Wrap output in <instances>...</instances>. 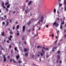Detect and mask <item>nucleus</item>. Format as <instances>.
<instances>
[{
	"label": "nucleus",
	"instance_id": "f257e3e1",
	"mask_svg": "<svg viewBox=\"0 0 66 66\" xmlns=\"http://www.w3.org/2000/svg\"><path fill=\"white\" fill-rule=\"evenodd\" d=\"M41 20H39L38 22H37V23L38 24H40V22H43V19L44 18V16H41Z\"/></svg>",
	"mask_w": 66,
	"mask_h": 66
},
{
	"label": "nucleus",
	"instance_id": "f03ea898",
	"mask_svg": "<svg viewBox=\"0 0 66 66\" xmlns=\"http://www.w3.org/2000/svg\"><path fill=\"white\" fill-rule=\"evenodd\" d=\"M4 17L5 18L4 19L3 17H2L1 19L2 20H5L6 19L5 18H7L6 16V15H4Z\"/></svg>",
	"mask_w": 66,
	"mask_h": 66
},
{
	"label": "nucleus",
	"instance_id": "7ed1b4c3",
	"mask_svg": "<svg viewBox=\"0 0 66 66\" xmlns=\"http://www.w3.org/2000/svg\"><path fill=\"white\" fill-rule=\"evenodd\" d=\"M3 56L4 58V60H3L4 61V62L6 61V58H5V55H3Z\"/></svg>",
	"mask_w": 66,
	"mask_h": 66
},
{
	"label": "nucleus",
	"instance_id": "20e7f679",
	"mask_svg": "<svg viewBox=\"0 0 66 66\" xmlns=\"http://www.w3.org/2000/svg\"><path fill=\"white\" fill-rule=\"evenodd\" d=\"M53 25L54 26V25H56V26H59V24L56 23V22H55L54 23H53Z\"/></svg>",
	"mask_w": 66,
	"mask_h": 66
},
{
	"label": "nucleus",
	"instance_id": "39448f33",
	"mask_svg": "<svg viewBox=\"0 0 66 66\" xmlns=\"http://www.w3.org/2000/svg\"><path fill=\"white\" fill-rule=\"evenodd\" d=\"M25 28H26V26H23V30L22 31H24L25 30Z\"/></svg>",
	"mask_w": 66,
	"mask_h": 66
},
{
	"label": "nucleus",
	"instance_id": "423d86ee",
	"mask_svg": "<svg viewBox=\"0 0 66 66\" xmlns=\"http://www.w3.org/2000/svg\"><path fill=\"white\" fill-rule=\"evenodd\" d=\"M9 20V19H7V20H6V25H7V26L9 25V22H8Z\"/></svg>",
	"mask_w": 66,
	"mask_h": 66
},
{
	"label": "nucleus",
	"instance_id": "0eeeda50",
	"mask_svg": "<svg viewBox=\"0 0 66 66\" xmlns=\"http://www.w3.org/2000/svg\"><path fill=\"white\" fill-rule=\"evenodd\" d=\"M13 36H10V37L9 38V41H12V39H11V38H12Z\"/></svg>",
	"mask_w": 66,
	"mask_h": 66
},
{
	"label": "nucleus",
	"instance_id": "6e6552de",
	"mask_svg": "<svg viewBox=\"0 0 66 66\" xmlns=\"http://www.w3.org/2000/svg\"><path fill=\"white\" fill-rule=\"evenodd\" d=\"M62 4H61V3H59V7H62Z\"/></svg>",
	"mask_w": 66,
	"mask_h": 66
},
{
	"label": "nucleus",
	"instance_id": "1a4fd4ad",
	"mask_svg": "<svg viewBox=\"0 0 66 66\" xmlns=\"http://www.w3.org/2000/svg\"><path fill=\"white\" fill-rule=\"evenodd\" d=\"M60 28L61 29H62L63 28V26L62 24H61V26L60 27Z\"/></svg>",
	"mask_w": 66,
	"mask_h": 66
},
{
	"label": "nucleus",
	"instance_id": "9d476101",
	"mask_svg": "<svg viewBox=\"0 0 66 66\" xmlns=\"http://www.w3.org/2000/svg\"><path fill=\"white\" fill-rule=\"evenodd\" d=\"M57 56L58 57L57 58V59H58L59 61V60L60 59V55H58Z\"/></svg>",
	"mask_w": 66,
	"mask_h": 66
},
{
	"label": "nucleus",
	"instance_id": "9b49d317",
	"mask_svg": "<svg viewBox=\"0 0 66 66\" xmlns=\"http://www.w3.org/2000/svg\"><path fill=\"white\" fill-rule=\"evenodd\" d=\"M24 52H27L28 51V50L27 48H24Z\"/></svg>",
	"mask_w": 66,
	"mask_h": 66
},
{
	"label": "nucleus",
	"instance_id": "f8f14e48",
	"mask_svg": "<svg viewBox=\"0 0 66 66\" xmlns=\"http://www.w3.org/2000/svg\"><path fill=\"white\" fill-rule=\"evenodd\" d=\"M43 49H45V50H48V48H45V47H43Z\"/></svg>",
	"mask_w": 66,
	"mask_h": 66
},
{
	"label": "nucleus",
	"instance_id": "ddd939ff",
	"mask_svg": "<svg viewBox=\"0 0 66 66\" xmlns=\"http://www.w3.org/2000/svg\"><path fill=\"white\" fill-rule=\"evenodd\" d=\"M19 57H20L19 55H17V56H16V58L17 59H19Z\"/></svg>",
	"mask_w": 66,
	"mask_h": 66
},
{
	"label": "nucleus",
	"instance_id": "4468645a",
	"mask_svg": "<svg viewBox=\"0 0 66 66\" xmlns=\"http://www.w3.org/2000/svg\"><path fill=\"white\" fill-rule=\"evenodd\" d=\"M10 7V5H7V8H9Z\"/></svg>",
	"mask_w": 66,
	"mask_h": 66
},
{
	"label": "nucleus",
	"instance_id": "2eb2a0df",
	"mask_svg": "<svg viewBox=\"0 0 66 66\" xmlns=\"http://www.w3.org/2000/svg\"><path fill=\"white\" fill-rule=\"evenodd\" d=\"M42 51L43 53V55H44V54H45V53L44 52V50H42Z\"/></svg>",
	"mask_w": 66,
	"mask_h": 66
},
{
	"label": "nucleus",
	"instance_id": "dca6fc26",
	"mask_svg": "<svg viewBox=\"0 0 66 66\" xmlns=\"http://www.w3.org/2000/svg\"><path fill=\"white\" fill-rule=\"evenodd\" d=\"M57 40L55 41V42L54 43V44H55V45H56V42H57Z\"/></svg>",
	"mask_w": 66,
	"mask_h": 66
},
{
	"label": "nucleus",
	"instance_id": "f3484780",
	"mask_svg": "<svg viewBox=\"0 0 66 66\" xmlns=\"http://www.w3.org/2000/svg\"><path fill=\"white\" fill-rule=\"evenodd\" d=\"M66 0H64V4L65 5H66V2H65Z\"/></svg>",
	"mask_w": 66,
	"mask_h": 66
},
{
	"label": "nucleus",
	"instance_id": "a211bd4d",
	"mask_svg": "<svg viewBox=\"0 0 66 66\" xmlns=\"http://www.w3.org/2000/svg\"><path fill=\"white\" fill-rule=\"evenodd\" d=\"M4 2H3V3H2V7H3V8H4Z\"/></svg>",
	"mask_w": 66,
	"mask_h": 66
},
{
	"label": "nucleus",
	"instance_id": "6ab92c4d",
	"mask_svg": "<svg viewBox=\"0 0 66 66\" xmlns=\"http://www.w3.org/2000/svg\"><path fill=\"white\" fill-rule=\"evenodd\" d=\"M4 34H5V33H4V32H3L1 34V35L2 36H4Z\"/></svg>",
	"mask_w": 66,
	"mask_h": 66
},
{
	"label": "nucleus",
	"instance_id": "aec40b11",
	"mask_svg": "<svg viewBox=\"0 0 66 66\" xmlns=\"http://www.w3.org/2000/svg\"><path fill=\"white\" fill-rule=\"evenodd\" d=\"M64 24V21H63V22H61V24H62H62Z\"/></svg>",
	"mask_w": 66,
	"mask_h": 66
},
{
	"label": "nucleus",
	"instance_id": "412c9836",
	"mask_svg": "<svg viewBox=\"0 0 66 66\" xmlns=\"http://www.w3.org/2000/svg\"><path fill=\"white\" fill-rule=\"evenodd\" d=\"M9 3L8 2H7V3H6L5 4V5H8L9 4Z\"/></svg>",
	"mask_w": 66,
	"mask_h": 66
},
{
	"label": "nucleus",
	"instance_id": "4be33fe9",
	"mask_svg": "<svg viewBox=\"0 0 66 66\" xmlns=\"http://www.w3.org/2000/svg\"><path fill=\"white\" fill-rule=\"evenodd\" d=\"M56 47H53V51H54V49H56Z\"/></svg>",
	"mask_w": 66,
	"mask_h": 66
},
{
	"label": "nucleus",
	"instance_id": "5701e85b",
	"mask_svg": "<svg viewBox=\"0 0 66 66\" xmlns=\"http://www.w3.org/2000/svg\"><path fill=\"white\" fill-rule=\"evenodd\" d=\"M31 3V1H30L28 3V5H29Z\"/></svg>",
	"mask_w": 66,
	"mask_h": 66
},
{
	"label": "nucleus",
	"instance_id": "b1692460",
	"mask_svg": "<svg viewBox=\"0 0 66 66\" xmlns=\"http://www.w3.org/2000/svg\"><path fill=\"white\" fill-rule=\"evenodd\" d=\"M37 47V48H42V47L41 46H38Z\"/></svg>",
	"mask_w": 66,
	"mask_h": 66
},
{
	"label": "nucleus",
	"instance_id": "393cba45",
	"mask_svg": "<svg viewBox=\"0 0 66 66\" xmlns=\"http://www.w3.org/2000/svg\"><path fill=\"white\" fill-rule=\"evenodd\" d=\"M25 55H26V56H28V53H25Z\"/></svg>",
	"mask_w": 66,
	"mask_h": 66
},
{
	"label": "nucleus",
	"instance_id": "a878e982",
	"mask_svg": "<svg viewBox=\"0 0 66 66\" xmlns=\"http://www.w3.org/2000/svg\"><path fill=\"white\" fill-rule=\"evenodd\" d=\"M40 55L41 56H43V54L42 53H40Z\"/></svg>",
	"mask_w": 66,
	"mask_h": 66
},
{
	"label": "nucleus",
	"instance_id": "bb28decb",
	"mask_svg": "<svg viewBox=\"0 0 66 66\" xmlns=\"http://www.w3.org/2000/svg\"><path fill=\"white\" fill-rule=\"evenodd\" d=\"M56 12V9H54V12Z\"/></svg>",
	"mask_w": 66,
	"mask_h": 66
},
{
	"label": "nucleus",
	"instance_id": "cd10ccee",
	"mask_svg": "<svg viewBox=\"0 0 66 66\" xmlns=\"http://www.w3.org/2000/svg\"><path fill=\"white\" fill-rule=\"evenodd\" d=\"M31 23V22H29L28 23H27V25H30V23Z\"/></svg>",
	"mask_w": 66,
	"mask_h": 66
},
{
	"label": "nucleus",
	"instance_id": "c85d7f7f",
	"mask_svg": "<svg viewBox=\"0 0 66 66\" xmlns=\"http://www.w3.org/2000/svg\"><path fill=\"white\" fill-rule=\"evenodd\" d=\"M19 25H17V29H19Z\"/></svg>",
	"mask_w": 66,
	"mask_h": 66
},
{
	"label": "nucleus",
	"instance_id": "c756f323",
	"mask_svg": "<svg viewBox=\"0 0 66 66\" xmlns=\"http://www.w3.org/2000/svg\"><path fill=\"white\" fill-rule=\"evenodd\" d=\"M59 32H60V31L59 30H58L57 31V34H59Z\"/></svg>",
	"mask_w": 66,
	"mask_h": 66
},
{
	"label": "nucleus",
	"instance_id": "7c9ffc66",
	"mask_svg": "<svg viewBox=\"0 0 66 66\" xmlns=\"http://www.w3.org/2000/svg\"><path fill=\"white\" fill-rule=\"evenodd\" d=\"M10 34L12 35V34H13V31H10Z\"/></svg>",
	"mask_w": 66,
	"mask_h": 66
},
{
	"label": "nucleus",
	"instance_id": "2f4dec72",
	"mask_svg": "<svg viewBox=\"0 0 66 66\" xmlns=\"http://www.w3.org/2000/svg\"><path fill=\"white\" fill-rule=\"evenodd\" d=\"M6 10L7 11H9V9H8L7 8H6Z\"/></svg>",
	"mask_w": 66,
	"mask_h": 66
},
{
	"label": "nucleus",
	"instance_id": "473e14b6",
	"mask_svg": "<svg viewBox=\"0 0 66 66\" xmlns=\"http://www.w3.org/2000/svg\"><path fill=\"white\" fill-rule=\"evenodd\" d=\"M18 62L19 63H22V61H20V60H19V61H18Z\"/></svg>",
	"mask_w": 66,
	"mask_h": 66
},
{
	"label": "nucleus",
	"instance_id": "72a5a7b5",
	"mask_svg": "<svg viewBox=\"0 0 66 66\" xmlns=\"http://www.w3.org/2000/svg\"><path fill=\"white\" fill-rule=\"evenodd\" d=\"M13 29H15V27L14 26L13 27Z\"/></svg>",
	"mask_w": 66,
	"mask_h": 66
},
{
	"label": "nucleus",
	"instance_id": "f704fd0d",
	"mask_svg": "<svg viewBox=\"0 0 66 66\" xmlns=\"http://www.w3.org/2000/svg\"><path fill=\"white\" fill-rule=\"evenodd\" d=\"M60 51H58L57 52L58 54H59V53H60Z\"/></svg>",
	"mask_w": 66,
	"mask_h": 66
},
{
	"label": "nucleus",
	"instance_id": "c9c22d12",
	"mask_svg": "<svg viewBox=\"0 0 66 66\" xmlns=\"http://www.w3.org/2000/svg\"><path fill=\"white\" fill-rule=\"evenodd\" d=\"M14 49H15V51H17V48L16 47H15Z\"/></svg>",
	"mask_w": 66,
	"mask_h": 66
},
{
	"label": "nucleus",
	"instance_id": "e433bc0d",
	"mask_svg": "<svg viewBox=\"0 0 66 66\" xmlns=\"http://www.w3.org/2000/svg\"><path fill=\"white\" fill-rule=\"evenodd\" d=\"M28 11V10H27V11L26 10L25 12H26V13H27V11Z\"/></svg>",
	"mask_w": 66,
	"mask_h": 66
},
{
	"label": "nucleus",
	"instance_id": "4c0bfd02",
	"mask_svg": "<svg viewBox=\"0 0 66 66\" xmlns=\"http://www.w3.org/2000/svg\"><path fill=\"white\" fill-rule=\"evenodd\" d=\"M19 35H20L19 33H17V36H19Z\"/></svg>",
	"mask_w": 66,
	"mask_h": 66
},
{
	"label": "nucleus",
	"instance_id": "58836bf2",
	"mask_svg": "<svg viewBox=\"0 0 66 66\" xmlns=\"http://www.w3.org/2000/svg\"><path fill=\"white\" fill-rule=\"evenodd\" d=\"M64 10L65 11H66V7L65 6V7H64Z\"/></svg>",
	"mask_w": 66,
	"mask_h": 66
},
{
	"label": "nucleus",
	"instance_id": "ea45409f",
	"mask_svg": "<svg viewBox=\"0 0 66 66\" xmlns=\"http://www.w3.org/2000/svg\"><path fill=\"white\" fill-rule=\"evenodd\" d=\"M13 60V62L15 63V62H16V61H15L14 60Z\"/></svg>",
	"mask_w": 66,
	"mask_h": 66
},
{
	"label": "nucleus",
	"instance_id": "a19ab883",
	"mask_svg": "<svg viewBox=\"0 0 66 66\" xmlns=\"http://www.w3.org/2000/svg\"><path fill=\"white\" fill-rule=\"evenodd\" d=\"M3 25H4V24H5V22H3Z\"/></svg>",
	"mask_w": 66,
	"mask_h": 66
},
{
	"label": "nucleus",
	"instance_id": "79ce46f5",
	"mask_svg": "<svg viewBox=\"0 0 66 66\" xmlns=\"http://www.w3.org/2000/svg\"><path fill=\"white\" fill-rule=\"evenodd\" d=\"M58 62H59L58 59H57V60H56V62L57 63H58Z\"/></svg>",
	"mask_w": 66,
	"mask_h": 66
},
{
	"label": "nucleus",
	"instance_id": "37998d69",
	"mask_svg": "<svg viewBox=\"0 0 66 66\" xmlns=\"http://www.w3.org/2000/svg\"><path fill=\"white\" fill-rule=\"evenodd\" d=\"M1 50H4V48H3L2 47L1 48Z\"/></svg>",
	"mask_w": 66,
	"mask_h": 66
},
{
	"label": "nucleus",
	"instance_id": "c03bdc74",
	"mask_svg": "<svg viewBox=\"0 0 66 66\" xmlns=\"http://www.w3.org/2000/svg\"><path fill=\"white\" fill-rule=\"evenodd\" d=\"M7 58H10V56L9 55V56H8Z\"/></svg>",
	"mask_w": 66,
	"mask_h": 66
},
{
	"label": "nucleus",
	"instance_id": "a18cd8bd",
	"mask_svg": "<svg viewBox=\"0 0 66 66\" xmlns=\"http://www.w3.org/2000/svg\"><path fill=\"white\" fill-rule=\"evenodd\" d=\"M54 36V35H53V34H52V37H53Z\"/></svg>",
	"mask_w": 66,
	"mask_h": 66
},
{
	"label": "nucleus",
	"instance_id": "49530a36",
	"mask_svg": "<svg viewBox=\"0 0 66 66\" xmlns=\"http://www.w3.org/2000/svg\"><path fill=\"white\" fill-rule=\"evenodd\" d=\"M61 62H62L61 60H60L59 61V63H61Z\"/></svg>",
	"mask_w": 66,
	"mask_h": 66
},
{
	"label": "nucleus",
	"instance_id": "de8ad7c7",
	"mask_svg": "<svg viewBox=\"0 0 66 66\" xmlns=\"http://www.w3.org/2000/svg\"><path fill=\"white\" fill-rule=\"evenodd\" d=\"M29 1V0H26V2H28Z\"/></svg>",
	"mask_w": 66,
	"mask_h": 66
},
{
	"label": "nucleus",
	"instance_id": "09e8293b",
	"mask_svg": "<svg viewBox=\"0 0 66 66\" xmlns=\"http://www.w3.org/2000/svg\"><path fill=\"white\" fill-rule=\"evenodd\" d=\"M2 53L1 51H0V55L2 54Z\"/></svg>",
	"mask_w": 66,
	"mask_h": 66
},
{
	"label": "nucleus",
	"instance_id": "8fccbe9b",
	"mask_svg": "<svg viewBox=\"0 0 66 66\" xmlns=\"http://www.w3.org/2000/svg\"><path fill=\"white\" fill-rule=\"evenodd\" d=\"M48 25H46V27L47 28H48Z\"/></svg>",
	"mask_w": 66,
	"mask_h": 66
},
{
	"label": "nucleus",
	"instance_id": "3c124183",
	"mask_svg": "<svg viewBox=\"0 0 66 66\" xmlns=\"http://www.w3.org/2000/svg\"><path fill=\"white\" fill-rule=\"evenodd\" d=\"M11 45H10L9 46V48H11Z\"/></svg>",
	"mask_w": 66,
	"mask_h": 66
},
{
	"label": "nucleus",
	"instance_id": "603ef678",
	"mask_svg": "<svg viewBox=\"0 0 66 66\" xmlns=\"http://www.w3.org/2000/svg\"><path fill=\"white\" fill-rule=\"evenodd\" d=\"M12 61V59H11L10 60V62H11V61Z\"/></svg>",
	"mask_w": 66,
	"mask_h": 66
},
{
	"label": "nucleus",
	"instance_id": "864d4df0",
	"mask_svg": "<svg viewBox=\"0 0 66 66\" xmlns=\"http://www.w3.org/2000/svg\"><path fill=\"white\" fill-rule=\"evenodd\" d=\"M57 21H59L60 20V19L59 18H57Z\"/></svg>",
	"mask_w": 66,
	"mask_h": 66
},
{
	"label": "nucleus",
	"instance_id": "5fc2aeb1",
	"mask_svg": "<svg viewBox=\"0 0 66 66\" xmlns=\"http://www.w3.org/2000/svg\"><path fill=\"white\" fill-rule=\"evenodd\" d=\"M11 53H13V51H11Z\"/></svg>",
	"mask_w": 66,
	"mask_h": 66
},
{
	"label": "nucleus",
	"instance_id": "6e6d98bb",
	"mask_svg": "<svg viewBox=\"0 0 66 66\" xmlns=\"http://www.w3.org/2000/svg\"><path fill=\"white\" fill-rule=\"evenodd\" d=\"M12 21L11 20H10V23H11Z\"/></svg>",
	"mask_w": 66,
	"mask_h": 66
},
{
	"label": "nucleus",
	"instance_id": "4d7b16f0",
	"mask_svg": "<svg viewBox=\"0 0 66 66\" xmlns=\"http://www.w3.org/2000/svg\"><path fill=\"white\" fill-rule=\"evenodd\" d=\"M40 29H41L40 27H39V30H40Z\"/></svg>",
	"mask_w": 66,
	"mask_h": 66
},
{
	"label": "nucleus",
	"instance_id": "13d9d810",
	"mask_svg": "<svg viewBox=\"0 0 66 66\" xmlns=\"http://www.w3.org/2000/svg\"><path fill=\"white\" fill-rule=\"evenodd\" d=\"M64 37L65 38H66V34H65L64 35Z\"/></svg>",
	"mask_w": 66,
	"mask_h": 66
},
{
	"label": "nucleus",
	"instance_id": "bf43d9fd",
	"mask_svg": "<svg viewBox=\"0 0 66 66\" xmlns=\"http://www.w3.org/2000/svg\"><path fill=\"white\" fill-rule=\"evenodd\" d=\"M66 32V29H65V30H64V32Z\"/></svg>",
	"mask_w": 66,
	"mask_h": 66
},
{
	"label": "nucleus",
	"instance_id": "052dcab7",
	"mask_svg": "<svg viewBox=\"0 0 66 66\" xmlns=\"http://www.w3.org/2000/svg\"><path fill=\"white\" fill-rule=\"evenodd\" d=\"M57 13H59V11H57Z\"/></svg>",
	"mask_w": 66,
	"mask_h": 66
},
{
	"label": "nucleus",
	"instance_id": "680f3d73",
	"mask_svg": "<svg viewBox=\"0 0 66 66\" xmlns=\"http://www.w3.org/2000/svg\"><path fill=\"white\" fill-rule=\"evenodd\" d=\"M26 42H24V44H26Z\"/></svg>",
	"mask_w": 66,
	"mask_h": 66
},
{
	"label": "nucleus",
	"instance_id": "e2e57ef3",
	"mask_svg": "<svg viewBox=\"0 0 66 66\" xmlns=\"http://www.w3.org/2000/svg\"><path fill=\"white\" fill-rule=\"evenodd\" d=\"M30 29H29V30H28V32H30Z\"/></svg>",
	"mask_w": 66,
	"mask_h": 66
},
{
	"label": "nucleus",
	"instance_id": "0e129e2a",
	"mask_svg": "<svg viewBox=\"0 0 66 66\" xmlns=\"http://www.w3.org/2000/svg\"><path fill=\"white\" fill-rule=\"evenodd\" d=\"M49 57V56L48 55H47L46 56V57L47 58V57Z\"/></svg>",
	"mask_w": 66,
	"mask_h": 66
},
{
	"label": "nucleus",
	"instance_id": "69168bd1",
	"mask_svg": "<svg viewBox=\"0 0 66 66\" xmlns=\"http://www.w3.org/2000/svg\"><path fill=\"white\" fill-rule=\"evenodd\" d=\"M7 42H8V43L9 42V40H7Z\"/></svg>",
	"mask_w": 66,
	"mask_h": 66
},
{
	"label": "nucleus",
	"instance_id": "338daca9",
	"mask_svg": "<svg viewBox=\"0 0 66 66\" xmlns=\"http://www.w3.org/2000/svg\"><path fill=\"white\" fill-rule=\"evenodd\" d=\"M61 9L62 10L63 9V7H62V8H61Z\"/></svg>",
	"mask_w": 66,
	"mask_h": 66
},
{
	"label": "nucleus",
	"instance_id": "774afa93",
	"mask_svg": "<svg viewBox=\"0 0 66 66\" xmlns=\"http://www.w3.org/2000/svg\"><path fill=\"white\" fill-rule=\"evenodd\" d=\"M3 8H5V6H3Z\"/></svg>",
	"mask_w": 66,
	"mask_h": 66
}]
</instances>
